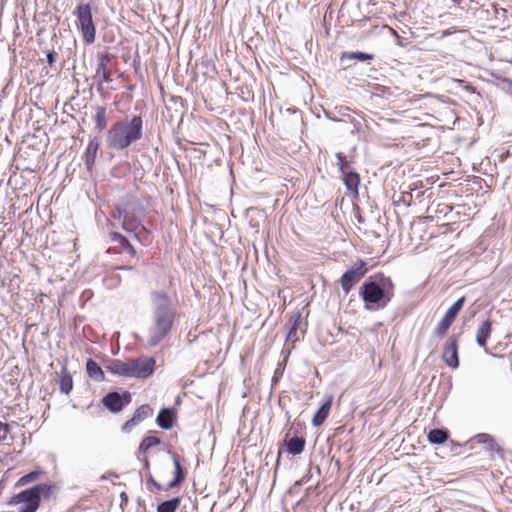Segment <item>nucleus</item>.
Returning a JSON list of instances; mask_svg holds the SVG:
<instances>
[{"mask_svg":"<svg viewBox=\"0 0 512 512\" xmlns=\"http://www.w3.org/2000/svg\"><path fill=\"white\" fill-rule=\"evenodd\" d=\"M448 437H449V434L444 429L435 428V429H431L428 432V441L431 444H437V445L443 444L447 441Z\"/></svg>","mask_w":512,"mask_h":512,"instance_id":"24","label":"nucleus"},{"mask_svg":"<svg viewBox=\"0 0 512 512\" xmlns=\"http://www.w3.org/2000/svg\"><path fill=\"white\" fill-rule=\"evenodd\" d=\"M478 442L485 444L486 449L490 452L501 451L500 446L496 441L488 434H479L477 437Z\"/></svg>","mask_w":512,"mask_h":512,"instance_id":"28","label":"nucleus"},{"mask_svg":"<svg viewBox=\"0 0 512 512\" xmlns=\"http://www.w3.org/2000/svg\"><path fill=\"white\" fill-rule=\"evenodd\" d=\"M301 313L298 311L294 315H292L289 319L288 325L289 330L286 336L287 341L295 342L297 340V329L300 323Z\"/></svg>","mask_w":512,"mask_h":512,"instance_id":"22","label":"nucleus"},{"mask_svg":"<svg viewBox=\"0 0 512 512\" xmlns=\"http://www.w3.org/2000/svg\"><path fill=\"white\" fill-rule=\"evenodd\" d=\"M156 361L153 357H139L128 359V377L145 379L155 370Z\"/></svg>","mask_w":512,"mask_h":512,"instance_id":"6","label":"nucleus"},{"mask_svg":"<svg viewBox=\"0 0 512 512\" xmlns=\"http://www.w3.org/2000/svg\"><path fill=\"white\" fill-rule=\"evenodd\" d=\"M147 482L151 483L157 490L163 489L162 485L159 484L157 481H155V479L152 477V475H149Z\"/></svg>","mask_w":512,"mask_h":512,"instance_id":"39","label":"nucleus"},{"mask_svg":"<svg viewBox=\"0 0 512 512\" xmlns=\"http://www.w3.org/2000/svg\"><path fill=\"white\" fill-rule=\"evenodd\" d=\"M130 402L131 394L128 391H123L122 393L112 391L107 393L102 399L103 405L113 413L120 412Z\"/></svg>","mask_w":512,"mask_h":512,"instance_id":"8","label":"nucleus"},{"mask_svg":"<svg viewBox=\"0 0 512 512\" xmlns=\"http://www.w3.org/2000/svg\"><path fill=\"white\" fill-rule=\"evenodd\" d=\"M95 120V128L99 131L104 130L107 127V119H106V108L105 107H97L96 114L94 116Z\"/></svg>","mask_w":512,"mask_h":512,"instance_id":"30","label":"nucleus"},{"mask_svg":"<svg viewBox=\"0 0 512 512\" xmlns=\"http://www.w3.org/2000/svg\"><path fill=\"white\" fill-rule=\"evenodd\" d=\"M97 58L98 64L94 78L99 80V86H101L102 83H110L112 81V70L110 67L112 56L105 53L98 54ZM98 89H100V87H98Z\"/></svg>","mask_w":512,"mask_h":512,"instance_id":"10","label":"nucleus"},{"mask_svg":"<svg viewBox=\"0 0 512 512\" xmlns=\"http://www.w3.org/2000/svg\"><path fill=\"white\" fill-rule=\"evenodd\" d=\"M456 32H457L456 28H450V29L444 30V31H442V37L449 36Z\"/></svg>","mask_w":512,"mask_h":512,"instance_id":"41","label":"nucleus"},{"mask_svg":"<svg viewBox=\"0 0 512 512\" xmlns=\"http://www.w3.org/2000/svg\"><path fill=\"white\" fill-rule=\"evenodd\" d=\"M86 371L88 376L96 381L105 380V374L102 368L92 359L87 360Z\"/></svg>","mask_w":512,"mask_h":512,"instance_id":"20","label":"nucleus"},{"mask_svg":"<svg viewBox=\"0 0 512 512\" xmlns=\"http://www.w3.org/2000/svg\"><path fill=\"white\" fill-rule=\"evenodd\" d=\"M452 321H450L448 318L443 317V319L438 323L436 328L434 329V335L438 338L443 337L450 326L452 325Z\"/></svg>","mask_w":512,"mask_h":512,"instance_id":"34","label":"nucleus"},{"mask_svg":"<svg viewBox=\"0 0 512 512\" xmlns=\"http://www.w3.org/2000/svg\"><path fill=\"white\" fill-rule=\"evenodd\" d=\"M0 430L4 431L5 434L10 432V426L7 423L0 421Z\"/></svg>","mask_w":512,"mask_h":512,"instance_id":"40","label":"nucleus"},{"mask_svg":"<svg viewBox=\"0 0 512 512\" xmlns=\"http://www.w3.org/2000/svg\"><path fill=\"white\" fill-rule=\"evenodd\" d=\"M105 368L114 375L128 377V360L110 359L107 361Z\"/></svg>","mask_w":512,"mask_h":512,"instance_id":"15","label":"nucleus"},{"mask_svg":"<svg viewBox=\"0 0 512 512\" xmlns=\"http://www.w3.org/2000/svg\"><path fill=\"white\" fill-rule=\"evenodd\" d=\"M180 502L179 497L163 501L157 506V512H175L179 508Z\"/></svg>","mask_w":512,"mask_h":512,"instance_id":"27","label":"nucleus"},{"mask_svg":"<svg viewBox=\"0 0 512 512\" xmlns=\"http://www.w3.org/2000/svg\"><path fill=\"white\" fill-rule=\"evenodd\" d=\"M41 471H31L30 473L22 476L16 483V486H24L28 483L34 482L39 478Z\"/></svg>","mask_w":512,"mask_h":512,"instance_id":"35","label":"nucleus"},{"mask_svg":"<svg viewBox=\"0 0 512 512\" xmlns=\"http://www.w3.org/2000/svg\"><path fill=\"white\" fill-rule=\"evenodd\" d=\"M466 89L470 92H474V88L471 85H467Z\"/></svg>","mask_w":512,"mask_h":512,"instance_id":"44","label":"nucleus"},{"mask_svg":"<svg viewBox=\"0 0 512 512\" xmlns=\"http://www.w3.org/2000/svg\"><path fill=\"white\" fill-rule=\"evenodd\" d=\"M130 210L124 203L123 197L115 204V211L113 213V217L115 219L124 220L125 216L128 215Z\"/></svg>","mask_w":512,"mask_h":512,"instance_id":"33","label":"nucleus"},{"mask_svg":"<svg viewBox=\"0 0 512 512\" xmlns=\"http://www.w3.org/2000/svg\"><path fill=\"white\" fill-rule=\"evenodd\" d=\"M59 386L60 391L66 395L69 394L73 389L72 375L65 365L62 366L61 369Z\"/></svg>","mask_w":512,"mask_h":512,"instance_id":"19","label":"nucleus"},{"mask_svg":"<svg viewBox=\"0 0 512 512\" xmlns=\"http://www.w3.org/2000/svg\"><path fill=\"white\" fill-rule=\"evenodd\" d=\"M277 378H278V375H277V371H276L275 374H274V377H273V381H276Z\"/></svg>","mask_w":512,"mask_h":512,"instance_id":"46","label":"nucleus"},{"mask_svg":"<svg viewBox=\"0 0 512 512\" xmlns=\"http://www.w3.org/2000/svg\"><path fill=\"white\" fill-rule=\"evenodd\" d=\"M54 486L41 483L14 495L9 505H20L18 512H36L42 498H49Z\"/></svg>","mask_w":512,"mask_h":512,"instance_id":"4","label":"nucleus"},{"mask_svg":"<svg viewBox=\"0 0 512 512\" xmlns=\"http://www.w3.org/2000/svg\"><path fill=\"white\" fill-rule=\"evenodd\" d=\"M337 158V166L339 168L340 173L343 175L347 172H350L351 170V160L347 159V156L343 152L336 153Z\"/></svg>","mask_w":512,"mask_h":512,"instance_id":"31","label":"nucleus"},{"mask_svg":"<svg viewBox=\"0 0 512 512\" xmlns=\"http://www.w3.org/2000/svg\"><path fill=\"white\" fill-rule=\"evenodd\" d=\"M150 298L152 323L147 331V346L155 347L169 335L176 317V308L165 291H152Z\"/></svg>","mask_w":512,"mask_h":512,"instance_id":"1","label":"nucleus"},{"mask_svg":"<svg viewBox=\"0 0 512 512\" xmlns=\"http://www.w3.org/2000/svg\"><path fill=\"white\" fill-rule=\"evenodd\" d=\"M143 136V119L134 115L131 119L118 120L108 129L105 136L107 148L123 151Z\"/></svg>","mask_w":512,"mask_h":512,"instance_id":"3","label":"nucleus"},{"mask_svg":"<svg viewBox=\"0 0 512 512\" xmlns=\"http://www.w3.org/2000/svg\"><path fill=\"white\" fill-rule=\"evenodd\" d=\"M333 401V395H328L325 401L322 403L320 408L317 410L312 419V424L314 426L322 425L327 417L329 416L331 405Z\"/></svg>","mask_w":512,"mask_h":512,"instance_id":"14","label":"nucleus"},{"mask_svg":"<svg viewBox=\"0 0 512 512\" xmlns=\"http://www.w3.org/2000/svg\"><path fill=\"white\" fill-rule=\"evenodd\" d=\"M174 411L171 408H163L160 410L156 422L162 429H170L174 424Z\"/></svg>","mask_w":512,"mask_h":512,"instance_id":"17","label":"nucleus"},{"mask_svg":"<svg viewBox=\"0 0 512 512\" xmlns=\"http://www.w3.org/2000/svg\"><path fill=\"white\" fill-rule=\"evenodd\" d=\"M350 111V109L348 107H340L338 109V113L341 115V116H346L348 115V112Z\"/></svg>","mask_w":512,"mask_h":512,"instance_id":"42","label":"nucleus"},{"mask_svg":"<svg viewBox=\"0 0 512 512\" xmlns=\"http://www.w3.org/2000/svg\"><path fill=\"white\" fill-rule=\"evenodd\" d=\"M99 149V139L97 137H94L89 141L85 153L83 155L84 164L88 170H91L93 168Z\"/></svg>","mask_w":512,"mask_h":512,"instance_id":"13","label":"nucleus"},{"mask_svg":"<svg viewBox=\"0 0 512 512\" xmlns=\"http://www.w3.org/2000/svg\"><path fill=\"white\" fill-rule=\"evenodd\" d=\"M454 4L459 5L461 3V0H451Z\"/></svg>","mask_w":512,"mask_h":512,"instance_id":"45","label":"nucleus"},{"mask_svg":"<svg viewBox=\"0 0 512 512\" xmlns=\"http://www.w3.org/2000/svg\"><path fill=\"white\" fill-rule=\"evenodd\" d=\"M109 236L112 242L118 243L123 249L130 243L124 235L118 232H111Z\"/></svg>","mask_w":512,"mask_h":512,"instance_id":"36","label":"nucleus"},{"mask_svg":"<svg viewBox=\"0 0 512 512\" xmlns=\"http://www.w3.org/2000/svg\"><path fill=\"white\" fill-rule=\"evenodd\" d=\"M149 236H150L149 232H148V235H146L144 233H141V239L139 241L140 242H147V241H149Z\"/></svg>","mask_w":512,"mask_h":512,"instance_id":"43","label":"nucleus"},{"mask_svg":"<svg viewBox=\"0 0 512 512\" xmlns=\"http://www.w3.org/2000/svg\"><path fill=\"white\" fill-rule=\"evenodd\" d=\"M464 303H465V297L462 296L446 311L444 317H446L450 321L454 322V320L457 317L458 313L463 308Z\"/></svg>","mask_w":512,"mask_h":512,"instance_id":"29","label":"nucleus"},{"mask_svg":"<svg viewBox=\"0 0 512 512\" xmlns=\"http://www.w3.org/2000/svg\"><path fill=\"white\" fill-rule=\"evenodd\" d=\"M340 59L343 60H358L360 62H370L374 59V55L365 52H343Z\"/></svg>","mask_w":512,"mask_h":512,"instance_id":"25","label":"nucleus"},{"mask_svg":"<svg viewBox=\"0 0 512 512\" xmlns=\"http://www.w3.org/2000/svg\"><path fill=\"white\" fill-rule=\"evenodd\" d=\"M124 203L129 208V214H141L143 213V207L141 206L138 199L131 194H127L123 197Z\"/></svg>","mask_w":512,"mask_h":512,"instance_id":"26","label":"nucleus"},{"mask_svg":"<svg viewBox=\"0 0 512 512\" xmlns=\"http://www.w3.org/2000/svg\"><path fill=\"white\" fill-rule=\"evenodd\" d=\"M342 176H343V182H344L346 188L349 191L357 193L358 187L360 184L359 174L354 171H350V172L343 174Z\"/></svg>","mask_w":512,"mask_h":512,"instance_id":"23","label":"nucleus"},{"mask_svg":"<svg viewBox=\"0 0 512 512\" xmlns=\"http://www.w3.org/2000/svg\"><path fill=\"white\" fill-rule=\"evenodd\" d=\"M359 296L366 310H382L394 296V284L390 277L383 274L370 276L360 286Z\"/></svg>","mask_w":512,"mask_h":512,"instance_id":"2","label":"nucleus"},{"mask_svg":"<svg viewBox=\"0 0 512 512\" xmlns=\"http://www.w3.org/2000/svg\"><path fill=\"white\" fill-rule=\"evenodd\" d=\"M492 330V322L487 319L483 321L476 332V342L480 347H486L487 340L490 337Z\"/></svg>","mask_w":512,"mask_h":512,"instance_id":"16","label":"nucleus"},{"mask_svg":"<svg viewBox=\"0 0 512 512\" xmlns=\"http://www.w3.org/2000/svg\"><path fill=\"white\" fill-rule=\"evenodd\" d=\"M123 250L132 258L136 256V250L131 243H129Z\"/></svg>","mask_w":512,"mask_h":512,"instance_id":"38","label":"nucleus"},{"mask_svg":"<svg viewBox=\"0 0 512 512\" xmlns=\"http://www.w3.org/2000/svg\"><path fill=\"white\" fill-rule=\"evenodd\" d=\"M367 272L368 265L363 260H359L356 265L345 271L340 278V285L344 293L348 294Z\"/></svg>","mask_w":512,"mask_h":512,"instance_id":"7","label":"nucleus"},{"mask_svg":"<svg viewBox=\"0 0 512 512\" xmlns=\"http://www.w3.org/2000/svg\"><path fill=\"white\" fill-rule=\"evenodd\" d=\"M173 463L175 466L174 479L168 483L166 490L179 486L185 480L186 477V473L182 468L179 458L176 454H173Z\"/></svg>","mask_w":512,"mask_h":512,"instance_id":"18","label":"nucleus"},{"mask_svg":"<svg viewBox=\"0 0 512 512\" xmlns=\"http://www.w3.org/2000/svg\"><path fill=\"white\" fill-rule=\"evenodd\" d=\"M460 334L451 335L444 344L442 359L445 364L453 369L459 367L458 340Z\"/></svg>","mask_w":512,"mask_h":512,"instance_id":"9","label":"nucleus"},{"mask_svg":"<svg viewBox=\"0 0 512 512\" xmlns=\"http://www.w3.org/2000/svg\"><path fill=\"white\" fill-rule=\"evenodd\" d=\"M144 466H146V467L149 466V461L147 459H145V461H144Z\"/></svg>","mask_w":512,"mask_h":512,"instance_id":"47","label":"nucleus"},{"mask_svg":"<svg viewBox=\"0 0 512 512\" xmlns=\"http://www.w3.org/2000/svg\"><path fill=\"white\" fill-rule=\"evenodd\" d=\"M306 441L302 437H292L286 442L287 450L292 455H299L303 452Z\"/></svg>","mask_w":512,"mask_h":512,"instance_id":"21","label":"nucleus"},{"mask_svg":"<svg viewBox=\"0 0 512 512\" xmlns=\"http://www.w3.org/2000/svg\"><path fill=\"white\" fill-rule=\"evenodd\" d=\"M160 439L156 436H147L145 437L140 445H139V452L146 453L148 449H150L153 446L159 445Z\"/></svg>","mask_w":512,"mask_h":512,"instance_id":"32","label":"nucleus"},{"mask_svg":"<svg viewBox=\"0 0 512 512\" xmlns=\"http://www.w3.org/2000/svg\"><path fill=\"white\" fill-rule=\"evenodd\" d=\"M152 414L153 409L148 404L141 405L139 408L136 409L132 418H130L123 424L122 431L125 433H129L133 429V427H135L145 419L152 416Z\"/></svg>","mask_w":512,"mask_h":512,"instance_id":"12","label":"nucleus"},{"mask_svg":"<svg viewBox=\"0 0 512 512\" xmlns=\"http://www.w3.org/2000/svg\"><path fill=\"white\" fill-rule=\"evenodd\" d=\"M138 214H128L121 222V227L128 234L133 235L137 240L141 239V233L148 235V230L140 223Z\"/></svg>","mask_w":512,"mask_h":512,"instance_id":"11","label":"nucleus"},{"mask_svg":"<svg viewBox=\"0 0 512 512\" xmlns=\"http://www.w3.org/2000/svg\"><path fill=\"white\" fill-rule=\"evenodd\" d=\"M74 15L77 18V26L82 33L86 44H92L96 38V27L93 22L90 4H80L76 7Z\"/></svg>","mask_w":512,"mask_h":512,"instance_id":"5","label":"nucleus"},{"mask_svg":"<svg viewBox=\"0 0 512 512\" xmlns=\"http://www.w3.org/2000/svg\"><path fill=\"white\" fill-rule=\"evenodd\" d=\"M47 57V63L49 66H52L57 58V53L55 51H49L46 55Z\"/></svg>","mask_w":512,"mask_h":512,"instance_id":"37","label":"nucleus"}]
</instances>
